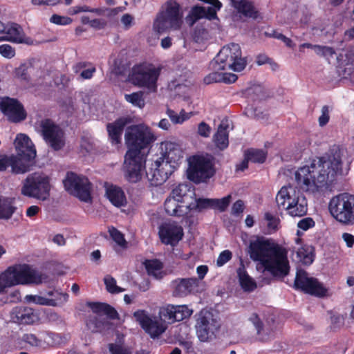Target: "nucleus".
I'll use <instances>...</instances> for the list:
<instances>
[{"instance_id": "1", "label": "nucleus", "mask_w": 354, "mask_h": 354, "mask_svg": "<svg viewBox=\"0 0 354 354\" xmlns=\"http://www.w3.org/2000/svg\"><path fill=\"white\" fill-rule=\"evenodd\" d=\"M353 158L352 151L334 146L327 158L313 160L309 165L299 167L295 173V180L303 191L319 194L337 177L348 172Z\"/></svg>"}, {"instance_id": "2", "label": "nucleus", "mask_w": 354, "mask_h": 354, "mask_svg": "<svg viewBox=\"0 0 354 354\" xmlns=\"http://www.w3.org/2000/svg\"><path fill=\"white\" fill-rule=\"evenodd\" d=\"M156 140L151 129L140 123L128 127L125 131L124 140L129 148L124 157V176L131 183L139 181L145 169V158L140 151L148 147Z\"/></svg>"}, {"instance_id": "3", "label": "nucleus", "mask_w": 354, "mask_h": 354, "mask_svg": "<svg viewBox=\"0 0 354 354\" xmlns=\"http://www.w3.org/2000/svg\"><path fill=\"white\" fill-rule=\"evenodd\" d=\"M46 275L39 272L27 264H16L0 273V298L8 289L17 285L46 282Z\"/></svg>"}, {"instance_id": "4", "label": "nucleus", "mask_w": 354, "mask_h": 354, "mask_svg": "<svg viewBox=\"0 0 354 354\" xmlns=\"http://www.w3.org/2000/svg\"><path fill=\"white\" fill-rule=\"evenodd\" d=\"M212 70H232L241 71L246 66V61L242 57L241 47L237 44L223 46L212 61Z\"/></svg>"}, {"instance_id": "5", "label": "nucleus", "mask_w": 354, "mask_h": 354, "mask_svg": "<svg viewBox=\"0 0 354 354\" xmlns=\"http://www.w3.org/2000/svg\"><path fill=\"white\" fill-rule=\"evenodd\" d=\"M161 68L150 64H142L134 66L129 75V82L139 88L147 90L148 93H154L158 91V80Z\"/></svg>"}, {"instance_id": "6", "label": "nucleus", "mask_w": 354, "mask_h": 354, "mask_svg": "<svg viewBox=\"0 0 354 354\" xmlns=\"http://www.w3.org/2000/svg\"><path fill=\"white\" fill-rule=\"evenodd\" d=\"M276 201L292 216H302L307 212L306 198L292 185L283 186L278 192Z\"/></svg>"}, {"instance_id": "7", "label": "nucleus", "mask_w": 354, "mask_h": 354, "mask_svg": "<svg viewBox=\"0 0 354 354\" xmlns=\"http://www.w3.org/2000/svg\"><path fill=\"white\" fill-rule=\"evenodd\" d=\"M50 178L42 172L29 174L22 182L21 194L41 201L49 199L51 189Z\"/></svg>"}, {"instance_id": "8", "label": "nucleus", "mask_w": 354, "mask_h": 354, "mask_svg": "<svg viewBox=\"0 0 354 354\" xmlns=\"http://www.w3.org/2000/svg\"><path fill=\"white\" fill-rule=\"evenodd\" d=\"M182 18L179 5L176 1H167L156 17L153 28L158 33L178 30L182 25Z\"/></svg>"}, {"instance_id": "9", "label": "nucleus", "mask_w": 354, "mask_h": 354, "mask_svg": "<svg viewBox=\"0 0 354 354\" xmlns=\"http://www.w3.org/2000/svg\"><path fill=\"white\" fill-rule=\"evenodd\" d=\"M328 210L331 216L339 223L354 225V196L340 194L333 196L329 201Z\"/></svg>"}, {"instance_id": "10", "label": "nucleus", "mask_w": 354, "mask_h": 354, "mask_svg": "<svg viewBox=\"0 0 354 354\" xmlns=\"http://www.w3.org/2000/svg\"><path fill=\"white\" fill-rule=\"evenodd\" d=\"M187 178L195 183L205 182L214 174L213 158L210 155H194L187 159Z\"/></svg>"}, {"instance_id": "11", "label": "nucleus", "mask_w": 354, "mask_h": 354, "mask_svg": "<svg viewBox=\"0 0 354 354\" xmlns=\"http://www.w3.org/2000/svg\"><path fill=\"white\" fill-rule=\"evenodd\" d=\"M133 315L143 330L152 339L159 337L167 328V324L164 316L160 315V310L158 315H151L142 309L136 310Z\"/></svg>"}, {"instance_id": "12", "label": "nucleus", "mask_w": 354, "mask_h": 354, "mask_svg": "<svg viewBox=\"0 0 354 354\" xmlns=\"http://www.w3.org/2000/svg\"><path fill=\"white\" fill-rule=\"evenodd\" d=\"M36 131L41 134L46 143L55 151L65 145L63 130L49 119L41 120L35 124Z\"/></svg>"}, {"instance_id": "13", "label": "nucleus", "mask_w": 354, "mask_h": 354, "mask_svg": "<svg viewBox=\"0 0 354 354\" xmlns=\"http://www.w3.org/2000/svg\"><path fill=\"white\" fill-rule=\"evenodd\" d=\"M263 267L274 277H284L287 276L290 271L287 250L277 245Z\"/></svg>"}, {"instance_id": "14", "label": "nucleus", "mask_w": 354, "mask_h": 354, "mask_svg": "<svg viewBox=\"0 0 354 354\" xmlns=\"http://www.w3.org/2000/svg\"><path fill=\"white\" fill-rule=\"evenodd\" d=\"M63 183L69 194L84 202L91 201V184L87 178L70 172L66 174Z\"/></svg>"}, {"instance_id": "15", "label": "nucleus", "mask_w": 354, "mask_h": 354, "mask_svg": "<svg viewBox=\"0 0 354 354\" xmlns=\"http://www.w3.org/2000/svg\"><path fill=\"white\" fill-rule=\"evenodd\" d=\"M220 327L219 321L209 311H201L196 324V335L201 342L213 339Z\"/></svg>"}, {"instance_id": "16", "label": "nucleus", "mask_w": 354, "mask_h": 354, "mask_svg": "<svg viewBox=\"0 0 354 354\" xmlns=\"http://www.w3.org/2000/svg\"><path fill=\"white\" fill-rule=\"evenodd\" d=\"M295 287L307 294L319 297L325 296L328 291L322 282L302 270L297 272Z\"/></svg>"}, {"instance_id": "17", "label": "nucleus", "mask_w": 354, "mask_h": 354, "mask_svg": "<svg viewBox=\"0 0 354 354\" xmlns=\"http://www.w3.org/2000/svg\"><path fill=\"white\" fill-rule=\"evenodd\" d=\"M277 245L264 238H257L250 241L248 254L252 261L259 262L263 266Z\"/></svg>"}, {"instance_id": "18", "label": "nucleus", "mask_w": 354, "mask_h": 354, "mask_svg": "<svg viewBox=\"0 0 354 354\" xmlns=\"http://www.w3.org/2000/svg\"><path fill=\"white\" fill-rule=\"evenodd\" d=\"M0 109L8 120L17 123L26 118L27 113L22 104L17 100L3 97L0 100Z\"/></svg>"}, {"instance_id": "19", "label": "nucleus", "mask_w": 354, "mask_h": 354, "mask_svg": "<svg viewBox=\"0 0 354 354\" xmlns=\"http://www.w3.org/2000/svg\"><path fill=\"white\" fill-rule=\"evenodd\" d=\"M160 156L174 169H177L183 158V151L180 145L175 142L165 141L160 144Z\"/></svg>"}, {"instance_id": "20", "label": "nucleus", "mask_w": 354, "mask_h": 354, "mask_svg": "<svg viewBox=\"0 0 354 354\" xmlns=\"http://www.w3.org/2000/svg\"><path fill=\"white\" fill-rule=\"evenodd\" d=\"M159 237L167 245H176L183 236V227L175 222H165L159 227Z\"/></svg>"}, {"instance_id": "21", "label": "nucleus", "mask_w": 354, "mask_h": 354, "mask_svg": "<svg viewBox=\"0 0 354 354\" xmlns=\"http://www.w3.org/2000/svg\"><path fill=\"white\" fill-rule=\"evenodd\" d=\"M10 320L17 324L30 325L37 322L39 313L33 308L25 306H17L10 313Z\"/></svg>"}, {"instance_id": "22", "label": "nucleus", "mask_w": 354, "mask_h": 354, "mask_svg": "<svg viewBox=\"0 0 354 354\" xmlns=\"http://www.w3.org/2000/svg\"><path fill=\"white\" fill-rule=\"evenodd\" d=\"M193 310L187 305H167L160 308V315L171 322H180L188 318Z\"/></svg>"}, {"instance_id": "23", "label": "nucleus", "mask_w": 354, "mask_h": 354, "mask_svg": "<svg viewBox=\"0 0 354 354\" xmlns=\"http://www.w3.org/2000/svg\"><path fill=\"white\" fill-rule=\"evenodd\" d=\"M8 41L17 44H32L31 39L26 37L22 28L16 24L4 25V30L0 35V41Z\"/></svg>"}, {"instance_id": "24", "label": "nucleus", "mask_w": 354, "mask_h": 354, "mask_svg": "<svg viewBox=\"0 0 354 354\" xmlns=\"http://www.w3.org/2000/svg\"><path fill=\"white\" fill-rule=\"evenodd\" d=\"M14 145L17 155L28 160H33L36 156V149L30 138L24 133L17 135Z\"/></svg>"}, {"instance_id": "25", "label": "nucleus", "mask_w": 354, "mask_h": 354, "mask_svg": "<svg viewBox=\"0 0 354 354\" xmlns=\"http://www.w3.org/2000/svg\"><path fill=\"white\" fill-rule=\"evenodd\" d=\"M199 281L196 278L178 279L173 282L174 293L178 297L186 296L198 290Z\"/></svg>"}, {"instance_id": "26", "label": "nucleus", "mask_w": 354, "mask_h": 354, "mask_svg": "<svg viewBox=\"0 0 354 354\" xmlns=\"http://www.w3.org/2000/svg\"><path fill=\"white\" fill-rule=\"evenodd\" d=\"M105 195L112 205L118 207L126 205L127 198L121 187L107 184L105 186Z\"/></svg>"}, {"instance_id": "27", "label": "nucleus", "mask_w": 354, "mask_h": 354, "mask_svg": "<svg viewBox=\"0 0 354 354\" xmlns=\"http://www.w3.org/2000/svg\"><path fill=\"white\" fill-rule=\"evenodd\" d=\"M130 122L128 118H120L112 123L106 125L109 138L113 144H119L121 141V135L123 129Z\"/></svg>"}, {"instance_id": "28", "label": "nucleus", "mask_w": 354, "mask_h": 354, "mask_svg": "<svg viewBox=\"0 0 354 354\" xmlns=\"http://www.w3.org/2000/svg\"><path fill=\"white\" fill-rule=\"evenodd\" d=\"M192 208L191 204H183L176 200V198L169 196L165 202V209L166 212L175 216H181L185 214L188 209Z\"/></svg>"}, {"instance_id": "29", "label": "nucleus", "mask_w": 354, "mask_h": 354, "mask_svg": "<svg viewBox=\"0 0 354 354\" xmlns=\"http://www.w3.org/2000/svg\"><path fill=\"white\" fill-rule=\"evenodd\" d=\"M30 81L39 85H48L53 82V75L51 72L41 67H32L30 69Z\"/></svg>"}, {"instance_id": "30", "label": "nucleus", "mask_w": 354, "mask_h": 354, "mask_svg": "<svg viewBox=\"0 0 354 354\" xmlns=\"http://www.w3.org/2000/svg\"><path fill=\"white\" fill-rule=\"evenodd\" d=\"M30 160H31L21 158L18 155L8 156L6 169L8 167H10L12 172L16 174L26 173L30 170V164L29 162Z\"/></svg>"}, {"instance_id": "31", "label": "nucleus", "mask_w": 354, "mask_h": 354, "mask_svg": "<svg viewBox=\"0 0 354 354\" xmlns=\"http://www.w3.org/2000/svg\"><path fill=\"white\" fill-rule=\"evenodd\" d=\"M194 195V189L187 184H179L170 194V196L183 204H191L189 200L192 199Z\"/></svg>"}, {"instance_id": "32", "label": "nucleus", "mask_w": 354, "mask_h": 354, "mask_svg": "<svg viewBox=\"0 0 354 354\" xmlns=\"http://www.w3.org/2000/svg\"><path fill=\"white\" fill-rule=\"evenodd\" d=\"M231 4L239 15L253 19L257 17V11L252 2L248 0H231Z\"/></svg>"}, {"instance_id": "33", "label": "nucleus", "mask_w": 354, "mask_h": 354, "mask_svg": "<svg viewBox=\"0 0 354 354\" xmlns=\"http://www.w3.org/2000/svg\"><path fill=\"white\" fill-rule=\"evenodd\" d=\"M223 70H213V72L207 75L204 78L205 84H212L216 82L233 83L237 76L231 73L223 72Z\"/></svg>"}, {"instance_id": "34", "label": "nucleus", "mask_w": 354, "mask_h": 354, "mask_svg": "<svg viewBox=\"0 0 354 354\" xmlns=\"http://www.w3.org/2000/svg\"><path fill=\"white\" fill-rule=\"evenodd\" d=\"M227 121H222L218 127L216 133L213 137L215 145L221 150L226 149L229 145Z\"/></svg>"}, {"instance_id": "35", "label": "nucleus", "mask_w": 354, "mask_h": 354, "mask_svg": "<svg viewBox=\"0 0 354 354\" xmlns=\"http://www.w3.org/2000/svg\"><path fill=\"white\" fill-rule=\"evenodd\" d=\"M144 265L148 274L156 279H161L166 275L162 263L158 259L146 260Z\"/></svg>"}, {"instance_id": "36", "label": "nucleus", "mask_w": 354, "mask_h": 354, "mask_svg": "<svg viewBox=\"0 0 354 354\" xmlns=\"http://www.w3.org/2000/svg\"><path fill=\"white\" fill-rule=\"evenodd\" d=\"M297 261L304 265H310L314 261V249L311 245H304L295 248Z\"/></svg>"}, {"instance_id": "37", "label": "nucleus", "mask_w": 354, "mask_h": 354, "mask_svg": "<svg viewBox=\"0 0 354 354\" xmlns=\"http://www.w3.org/2000/svg\"><path fill=\"white\" fill-rule=\"evenodd\" d=\"M47 297V306H63L68 302L69 295L59 291V290H53L46 292Z\"/></svg>"}, {"instance_id": "38", "label": "nucleus", "mask_w": 354, "mask_h": 354, "mask_svg": "<svg viewBox=\"0 0 354 354\" xmlns=\"http://www.w3.org/2000/svg\"><path fill=\"white\" fill-rule=\"evenodd\" d=\"M164 171L161 172L156 169H153V167L150 165L149 169L146 171L148 180L151 185L158 186L162 185L169 178V170L163 168Z\"/></svg>"}, {"instance_id": "39", "label": "nucleus", "mask_w": 354, "mask_h": 354, "mask_svg": "<svg viewBox=\"0 0 354 354\" xmlns=\"http://www.w3.org/2000/svg\"><path fill=\"white\" fill-rule=\"evenodd\" d=\"M166 114L171 122L174 124H182L194 115V113L192 111L186 112L185 110L183 109L178 113L170 108L167 109Z\"/></svg>"}, {"instance_id": "40", "label": "nucleus", "mask_w": 354, "mask_h": 354, "mask_svg": "<svg viewBox=\"0 0 354 354\" xmlns=\"http://www.w3.org/2000/svg\"><path fill=\"white\" fill-rule=\"evenodd\" d=\"M237 275L241 286L245 291H252L257 288L255 281L248 275L242 264L237 270Z\"/></svg>"}, {"instance_id": "41", "label": "nucleus", "mask_w": 354, "mask_h": 354, "mask_svg": "<svg viewBox=\"0 0 354 354\" xmlns=\"http://www.w3.org/2000/svg\"><path fill=\"white\" fill-rule=\"evenodd\" d=\"M87 326L93 332H104L109 328L110 323L104 317L96 316L87 322Z\"/></svg>"}, {"instance_id": "42", "label": "nucleus", "mask_w": 354, "mask_h": 354, "mask_svg": "<svg viewBox=\"0 0 354 354\" xmlns=\"http://www.w3.org/2000/svg\"><path fill=\"white\" fill-rule=\"evenodd\" d=\"M90 306L93 313H103L104 315H106L109 317L111 319H115L118 316V314L115 309L107 304L93 303L90 304Z\"/></svg>"}, {"instance_id": "43", "label": "nucleus", "mask_w": 354, "mask_h": 354, "mask_svg": "<svg viewBox=\"0 0 354 354\" xmlns=\"http://www.w3.org/2000/svg\"><path fill=\"white\" fill-rule=\"evenodd\" d=\"M125 100L135 107L143 109L145 106V100L142 91L133 92L129 94H124Z\"/></svg>"}, {"instance_id": "44", "label": "nucleus", "mask_w": 354, "mask_h": 354, "mask_svg": "<svg viewBox=\"0 0 354 354\" xmlns=\"http://www.w3.org/2000/svg\"><path fill=\"white\" fill-rule=\"evenodd\" d=\"M15 212V207L10 199L0 198V218L8 219Z\"/></svg>"}, {"instance_id": "45", "label": "nucleus", "mask_w": 354, "mask_h": 354, "mask_svg": "<svg viewBox=\"0 0 354 354\" xmlns=\"http://www.w3.org/2000/svg\"><path fill=\"white\" fill-rule=\"evenodd\" d=\"M103 281L106 291L110 294H119L125 290L124 288L117 285L116 279L111 275H106Z\"/></svg>"}, {"instance_id": "46", "label": "nucleus", "mask_w": 354, "mask_h": 354, "mask_svg": "<svg viewBox=\"0 0 354 354\" xmlns=\"http://www.w3.org/2000/svg\"><path fill=\"white\" fill-rule=\"evenodd\" d=\"M108 348L111 354H131L130 348L124 345L121 339L109 344Z\"/></svg>"}, {"instance_id": "47", "label": "nucleus", "mask_w": 354, "mask_h": 354, "mask_svg": "<svg viewBox=\"0 0 354 354\" xmlns=\"http://www.w3.org/2000/svg\"><path fill=\"white\" fill-rule=\"evenodd\" d=\"M247 158L253 162L261 163L266 160V153L262 150L250 149L246 152Z\"/></svg>"}, {"instance_id": "48", "label": "nucleus", "mask_w": 354, "mask_h": 354, "mask_svg": "<svg viewBox=\"0 0 354 354\" xmlns=\"http://www.w3.org/2000/svg\"><path fill=\"white\" fill-rule=\"evenodd\" d=\"M109 232L112 239L118 246L123 249L127 248V242L120 231L115 227H111L109 230Z\"/></svg>"}, {"instance_id": "49", "label": "nucleus", "mask_w": 354, "mask_h": 354, "mask_svg": "<svg viewBox=\"0 0 354 354\" xmlns=\"http://www.w3.org/2000/svg\"><path fill=\"white\" fill-rule=\"evenodd\" d=\"M264 219L266 221L267 230L269 233L276 231L279 225V219L273 214L266 212Z\"/></svg>"}, {"instance_id": "50", "label": "nucleus", "mask_w": 354, "mask_h": 354, "mask_svg": "<svg viewBox=\"0 0 354 354\" xmlns=\"http://www.w3.org/2000/svg\"><path fill=\"white\" fill-rule=\"evenodd\" d=\"M151 165L153 167V169H156L158 171L161 172L163 170V168H167L169 170V177L171 175V174L176 170L172 166H171L169 163L165 161L162 158H157L154 160Z\"/></svg>"}, {"instance_id": "51", "label": "nucleus", "mask_w": 354, "mask_h": 354, "mask_svg": "<svg viewBox=\"0 0 354 354\" xmlns=\"http://www.w3.org/2000/svg\"><path fill=\"white\" fill-rule=\"evenodd\" d=\"M32 66L28 67L26 64H21L15 71V77L20 78L24 80L30 81V69Z\"/></svg>"}, {"instance_id": "52", "label": "nucleus", "mask_w": 354, "mask_h": 354, "mask_svg": "<svg viewBox=\"0 0 354 354\" xmlns=\"http://www.w3.org/2000/svg\"><path fill=\"white\" fill-rule=\"evenodd\" d=\"M21 299V295L19 290H15L0 298V306L9 302H17Z\"/></svg>"}, {"instance_id": "53", "label": "nucleus", "mask_w": 354, "mask_h": 354, "mask_svg": "<svg viewBox=\"0 0 354 354\" xmlns=\"http://www.w3.org/2000/svg\"><path fill=\"white\" fill-rule=\"evenodd\" d=\"M231 201V196L228 195L221 199H212V207L216 208L220 211H224L229 205Z\"/></svg>"}, {"instance_id": "54", "label": "nucleus", "mask_w": 354, "mask_h": 354, "mask_svg": "<svg viewBox=\"0 0 354 354\" xmlns=\"http://www.w3.org/2000/svg\"><path fill=\"white\" fill-rule=\"evenodd\" d=\"M27 303H32L37 305L47 306V297L38 295H27L25 298Z\"/></svg>"}, {"instance_id": "55", "label": "nucleus", "mask_w": 354, "mask_h": 354, "mask_svg": "<svg viewBox=\"0 0 354 354\" xmlns=\"http://www.w3.org/2000/svg\"><path fill=\"white\" fill-rule=\"evenodd\" d=\"M0 55L6 59H11L15 55V50L9 44H1L0 45Z\"/></svg>"}, {"instance_id": "56", "label": "nucleus", "mask_w": 354, "mask_h": 354, "mask_svg": "<svg viewBox=\"0 0 354 354\" xmlns=\"http://www.w3.org/2000/svg\"><path fill=\"white\" fill-rule=\"evenodd\" d=\"M50 21L56 25L66 26L72 22V19L68 17L53 15L50 18Z\"/></svg>"}, {"instance_id": "57", "label": "nucleus", "mask_w": 354, "mask_h": 354, "mask_svg": "<svg viewBox=\"0 0 354 354\" xmlns=\"http://www.w3.org/2000/svg\"><path fill=\"white\" fill-rule=\"evenodd\" d=\"M192 209L194 208H206L208 207H212V199H208V198H199V199H195V203H192ZM191 209V208H189Z\"/></svg>"}, {"instance_id": "58", "label": "nucleus", "mask_w": 354, "mask_h": 354, "mask_svg": "<svg viewBox=\"0 0 354 354\" xmlns=\"http://www.w3.org/2000/svg\"><path fill=\"white\" fill-rule=\"evenodd\" d=\"M314 225L315 222L313 220V218L310 217H306L304 218H302L297 223L298 228L303 231H306L308 229L314 227Z\"/></svg>"}, {"instance_id": "59", "label": "nucleus", "mask_w": 354, "mask_h": 354, "mask_svg": "<svg viewBox=\"0 0 354 354\" xmlns=\"http://www.w3.org/2000/svg\"><path fill=\"white\" fill-rule=\"evenodd\" d=\"M232 257V254L230 250H224L220 253L216 260V264L218 266H223L227 262H228Z\"/></svg>"}, {"instance_id": "60", "label": "nucleus", "mask_w": 354, "mask_h": 354, "mask_svg": "<svg viewBox=\"0 0 354 354\" xmlns=\"http://www.w3.org/2000/svg\"><path fill=\"white\" fill-rule=\"evenodd\" d=\"M22 340L31 346H38L40 344V340L35 335L30 333L24 335Z\"/></svg>"}, {"instance_id": "61", "label": "nucleus", "mask_w": 354, "mask_h": 354, "mask_svg": "<svg viewBox=\"0 0 354 354\" xmlns=\"http://www.w3.org/2000/svg\"><path fill=\"white\" fill-rule=\"evenodd\" d=\"M211 127L205 122H201L198 126V133L204 138H207L211 133Z\"/></svg>"}, {"instance_id": "62", "label": "nucleus", "mask_w": 354, "mask_h": 354, "mask_svg": "<svg viewBox=\"0 0 354 354\" xmlns=\"http://www.w3.org/2000/svg\"><path fill=\"white\" fill-rule=\"evenodd\" d=\"M329 120L328 109L324 106L322 109V114L319 117V124L321 127L326 125Z\"/></svg>"}, {"instance_id": "63", "label": "nucleus", "mask_w": 354, "mask_h": 354, "mask_svg": "<svg viewBox=\"0 0 354 354\" xmlns=\"http://www.w3.org/2000/svg\"><path fill=\"white\" fill-rule=\"evenodd\" d=\"M249 321L254 325L255 327L257 332L258 334H260L261 329L263 328L262 323L259 318V317L256 314H252L250 318Z\"/></svg>"}, {"instance_id": "64", "label": "nucleus", "mask_w": 354, "mask_h": 354, "mask_svg": "<svg viewBox=\"0 0 354 354\" xmlns=\"http://www.w3.org/2000/svg\"><path fill=\"white\" fill-rule=\"evenodd\" d=\"M93 151V146L86 141H82L80 145V153L82 156H86Z\"/></svg>"}]
</instances>
